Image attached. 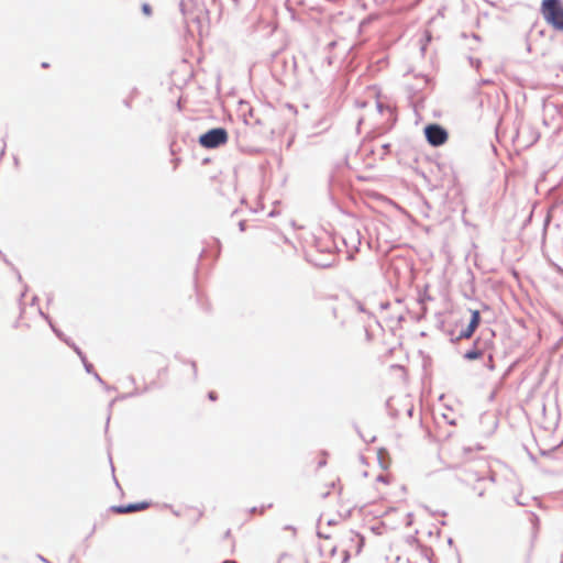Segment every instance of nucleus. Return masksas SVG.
I'll use <instances>...</instances> for the list:
<instances>
[{
    "label": "nucleus",
    "mask_w": 563,
    "mask_h": 563,
    "mask_svg": "<svg viewBox=\"0 0 563 563\" xmlns=\"http://www.w3.org/2000/svg\"><path fill=\"white\" fill-rule=\"evenodd\" d=\"M482 355V353L477 350H473V351H468L466 354H465V357L468 358V360H476V358H479Z\"/></svg>",
    "instance_id": "9"
},
{
    "label": "nucleus",
    "mask_w": 563,
    "mask_h": 563,
    "mask_svg": "<svg viewBox=\"0 0 563 563\" xmlns=\"http://www.w3.org/2000/svg\"><path fill=\"white\" fill-rule=\"evenodd\" d=\"M540 532V521L539 518L531 514L528 518L519 523L515 531V541L518 548L530 555L537 544V540Z\"/></svg>",
    "instance_id": "1"
},
{
    "label": "nucleus",
    "mask_w": 563,
    "mask_h": 563,
    "mask_svg": "<svg viewBox=\"0 0 563 563\" xmlns=\"http://www.w3.org/2000/svg\"><path fill=\"white\" fill-rule=\"evenodd\" d=\"M388 479L385 476H378L375 483L365 489L364 499L369 504L385 500L388 496Z\"/></svg>",
    "instance_id": "4"
},
{
    "label": "nucleus",
    "mask_w": 563,
    "mask_h": 563,
    "mask_svg": "<svg viewBox=\"0 0 563 563\" xmlns=\"http://www.w3.org/2000/svg\"><path fill=\"white\" fill-rule=\"evenodd\" d=\"M142 11L145 15L150 16L152 14V8L148 3H144L142 5Z\"/></svg>",
    "instance_id": "10"
},
{
    "label": "nucleus",
    "mask_w": 563,
    "mask_h": 563,
    "mask_svg": "<svg viewBox=\"0 0 563 563\" xmlns=\"http://www.w3.org/2000/svg\"><path fill=\"white\" fill-rule=\"evenodd\" d=\"M209 396H210V398H211V399H213V400L216 399V397H214L213 393H210V395H209Z\"/></svg>",
    "instance_id": "11"
},
{
    "label": "nucleus",
    "mask_w": 563,
    "mask_h": 563,
    "mask_svg": "<svg viewBox=\"0 0 563 563\" xmlns=\"http://www.w3.org/2000/svg\"><path fill=\"white\" fill-rule=\"evenodd\" d=\"M151 506V503L148 501H140L134 504H129L125 506H113L111 507V511L115 514H129V512H136L147 509Z\"/></svg>",
    "instance_id": "7"
},
{
    "label": "nucleus",
    "mask_w": 563,
    "mask_h": 563,
    "mask_svg": "<svg viewBox=\"0 0 563 563\" xmlns=\"http://www.w3.org/2000/svg\"><path fill=\"white\" fill-rule=\"evenodd\" d=\"M363 545V536L355 531L346 532L339 542V547L343 553L342 561L346 562L351 556L360 554Z\"/></svg>",
    "instance_id": "3"
},
{
    "label": "nucleus",
    "mask_w": 563,
    "mask_h": 563,
    "mask_svg": "<svg viewBox=\"0 0 563 563\" xmlns=\"http://www.w3.org/2000/svg\"><path fill=\"white\" fill-rule=\"evenodd\" d=\"M479 322H481L479 311L478 310L472 311V318H471L470 324L466 328V330H464L461 333V338H465V339L471 338L473 335V333L475 332L476 328L478 327Z\"/></svg>",
    "instance_id": "8"
},
{
    "label": "nucleus",
    "mask_w": 563,
    "mask_h": 563,
    "mask_svg": "<svg viewBox=\"0 0 563 563\" xmlns=\"http://www.w3.org/2000/svg\"><path fill=\"white\" fill-rule=\"evenodd\" d=\"M229 135L225 129L216 128L211 129L205 134L200 135L199 143L205 148H216L228 142Z\"/></svg>",
    "instance_id": "5"
},
{
    "label": "nucleus",
    "mask_w": 563,
    "mask_h": 563,
    "mask_svg": "<svg viewBox=\"0 0 563 563\" xmlns=\"http://www.w3.org/2000/svg\"><path fill=\"white\" fill-rule=\"evenodd\" d=\"M428 142L433 146L443 145L448 140V132L438 124H429L424 129Z\"/></svg>",
    "instance_id": "6"
},
{
    "label": "nucleus",
    "mask_w": 563,
    "mask_h": 563,
    "mask_svg": "<svg viewBox=\"0 0 563 563\" xmlns=\"http://www.w3.org/2000/svg\"><path fill=\"white\" fill-rule=\"evenodd\" d=\"M540 12L547 24L555 31L563 32V2L561 0H542Z\"/></svg>",
    "instance_id": "2"
}]
</instances>
